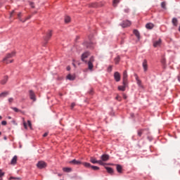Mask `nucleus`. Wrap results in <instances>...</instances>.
Returning <instances> with one entry per match:
<instances>
[{"label":"nucleus","instance_id":"39","mask_svg":"<svg viewBox=\"0 0 180 180\" xmlns=\"http://www.w3.org/2000/svg\"><path fill=\"white\" fill-rule=\"evenodd\" d=\"M70 108H71V109H74V108H75V103H72Z\"/></svg>","mask_w":180,"mask_h":180},{"label":"nucleus","instance_id":"36","mask_svg":"<svg viewBox=\"0 0 180 180\" xmlns=\"http://www.w3.org/2000/svg\"><path fill=\"white\" fill-rule=\"evenodd\" d=\"M4 175H5V172H2V170L0 169V178H2V176H4Z\"/></svg>","mask_w":180,"mask_h":180},{"label":"nucleus","instance_id":"18","mask_svg":"<svg viewBox=\"0 0 180 180\" xmlns=\"http://www.w3.org/2000/svg\"><path fill=\"white\" fill-rule=\"evenodd\" d=\"M18 18L20 19V20H21V22H26V20H29V19H30V18H32V15H29L27 16L24 20H22L20 19L21 16H22V13H19L18 14Z\"/></svg>","mask_w":180,"mask_h":180},{"label":"nucleus","instance_id":"21","mask_svg":"<svg viewBox=\"0 0 180 180\" xmlns=\"http://www.w3.org/2000/svg\"><path fill=\"white\" fill-rule=\"evenodd\" d=\"M161 39H159L158 41L153 42V47H158V46H161Z\"/></svg>","mask_w":180,"mask_h":180},{"label":"nucleus","instance_id":"24","mask_svg":"<svg viewBox=\"0 0 180 180\" xmlns=\"http://www.w3.org/2000/svg\"><path fill=\"white\" fill-rule=\"evenodd\" d=\"M91 8H99L101 6V4L98 3H92L90 4Z\"/></svg>","mask_w":180,"mask_h":180},{"label":"nucleus","instance_id":"44","mask_svg":"<svg viewBox=\"0 0 180 180\" xmlns=\"http://www.w3.org/2000/svg\"><path fill=\"white\" fill-rule=\"evenodd\" d=\"M23 125H24L25 129H27V124H26V122H24Z\"/></svg>","mask_w":180,"mask_h":180},{"label":"nucleus","instance_id":"47","mask_svg":"<svg viewBox=\"0 0 180 180\" xmlns=\"http://www.w3.org/2000/svg\"><path fill=\"white\" fill-rule=\"evenodd\" d=\"M13 13H15V11H13L11 13V17L12 18V16L13 15Z\"/></svg>","mask_w":180,"mask_h":180},{"label":"nucleus","instance_id":"9","mask_svg":"<svg viewBox=\"0 0 180 180\" xmlns=\"http://www.w3.org/2000/svg\"><path fill=\"white\" fill-rule=\"evenodd\" d=\"M94 61V57L91 56L89 59V61L88 62V68H89V70H90L91 71H92L94 68V63H93Z\"/></svg>","mask_w":180,"mask_h":180},{"label":"nucleus","instance_id":"54","mask_svg":"<svg viewBox=\"0 0 180 180\" xmlns=\"http://www.w3.org/2000/svg\"><path fill=\"white\" fill-rule=\"evenodd\" d=\"M10 179H13V177H11Z\"/></svg>","mask_w":180,"mask_h":180},{"label":"nucleus","instance_id":"29","mask_svg":"<svg viewBox=\"0 0 180 180\" xmlns=\"http://www.w3.org/2000/svg\"><path fill=\"white\" fill-rule=\"evenodd\" d=\"M115 64H119L120 63V56H117L115 59Z\"/></svg>","mask_w":180,"mask_h":180},{"label":"nucleus","instance_id":"50","mask_svg":"<svg viewBox=\"0 0 180 180\" xmlns=\"http://www.w3.org/2000/svg\"><path fill=\"white\" fill-rule=\"evenodd\" d=\"M178 79H179V81L180 82V76L178 77Z\"/></svg>","mask_w":180,"mask_h":180},{"label":"nucleus","instance_id":"35","mask_svg":"<svg viewBox=\"0 0 180 180\" xmlns=\"http://www.w3.org/2000/svg\"><path fill=\"white\" fill-rule=\"evenodd\" d=\"M91 169H93L94 171H98L99 169V167L98 166H92L91 165Z\"/></svg>","mask_w":180,"mask_h":180},{"label":"nucleus","instance_id":"41","mask_svg":"<svg viewBox=\"0 0 180 180\" xmlns=\"http://www.w3.org/2000/svg\"><path fill=\"white\" fill-rule=\"evenodd\" d=\"M165 2H162V4H161V6H162V8H165Z\"/></svg>","mask_w":180,"mask_h":180},{"label":"nucleus","instance_id":"26","mask_svg":"<svg viewBox=\"0 0 180 180\" xmlns=\"http://www.w3.org/2000/svg\"><path fill=\"white\" fill-rule=\"evenodd\" d=\"M63 172H71V171H72V169L71 167H63Z\"/></svg>","mask_w":180,"mask_h":180},{"label":"nucleus","instance_id":"42","mask_svg":"<svg viewBox=\"0 0 180 180\" xmlns=\"http://www.w3.org/2000/svg\"><path fill=\"white\" fill-rule=\"evenodd\" d=\"M8 102L9 103H12V102H13V98H8Z\"/></svg>","mask_w":180,"mask_h":180},{"label":"nucleus","instance_id":"46","mask_svg":"<svg viewBox=\"0 0 180 180\" xmlns=\"http://www.w3.org/2000/svg\"><path fill=\"white\" fill-rule=\"evenodd\" d=\"M66 70H67V71H70V70H71V67L68 66V67L66 68Z\"/></svg>","mask_w":180,"mask_h":180},{"label":"nucleus","instance_id":"20","mask_svg":"<svg viewBox=\"0 0 180 180\" xmlns=\"http://www.w3.org/2000/svg\"><path fill=\"white\" fill-rule=\"evenodd\" d=\"M146 29H148V30H151V29L154 28V24L151 23V22H148L146 25Z\"/></svg>","mask_w":180,"mask_h":180},{"label":"nucleus","instance_id":"38","mask_svg":"<svg viewBox=\"0 0 180 180\" xmlns=\"http://www.w3.org/2000/svg\"><path fill=\"white\" fill-rule=\"evenodd\" d=\"M115 99H116L117 101H122V98H121L119 95H117V96H116Z\"/></svg>","mask_w":180,"mask_h":180},{"label":"nucleus","instance_id":"10","mask_svg":"<svg viewBox=\"0 0 180 180\" xmlns=\"http://www.w3.org/2000/svg\"><path fill=\"white\" fill-rule=\"evenodd\" d=\"M127 70H124L123 72V78H122V84H124V85H126V84H128L127 82Z\"/></svg>","mask_w":180,"mask_h":180},{"label":"nucleus","instance_id":"43","mask_svg":"<svg viewBox=\"0 0 180 180\" xmlns=\"http://www.w3.org/2000/svg\"><path fill=\"white\" fill-rule=\"evenodd\" d=\"M1 124H2L3 126H6V124H7L6 121H2V122H1Z\"/></svg>","mask_w":180,"mask_h":180},{"label":"nucleus","instance_id":"57","mask_svg":"<svg viewBox=\"0 0 180 180\" xmlns=\"http://www.w3.org/2000/svg\"><path fill=\"white\" fill-rule=\"evenodd\" d=\"M33 4H31V6H32V8H33V6H32Z\"/></svg>","mask_w":180,"mask_h":180},{"label":"nucleus","instance_id":"22","mask_svg":"<svg viewBox=\"0 0 180 180\" xmlns=\"http://www.w3.org/2000/svg\"><path fill=\"white\" fill-rule=\"evenodd\" d=\"M8 82V76H4L3 79L1 81V85H5Z\"/></svg>","mask_w":180,"mask_h":180},{"label":"nucleus","instance_id":"55","mask_svg":"<svg viewBox=\"0 0 180 180\" xmlns=\"http://www.w3.org/2000/svg\"><path fill=\"white\" fill-rule=\"evenodd\" d=\"M8 119H12V117H8Z\"/></svg>","mask_w":180,"mask_h":180},{"label":"nucleus","instance_id":"33","mask_svg":"<svg viewBox=\"0 0 180 180\" xmlns=\"http://www.w3.org/2000/svg\"><path fill=\"white\" fill-rule=\"evenodd\" d=\"M136 82H137L139 86H141V80H140V79H139V77H136Z\"/></svg>","mask_w":180,"mask_h":180},{"label":"nucleus","instance_id":"25","mask_svg":"<svg viewBox=\"0 0 180 180\" xmlns=\"http://www.w3.org/2000/svg\"><path fill=\"white\" fill-rule=\"evenodd\" d=\"M82 165L85 167V168H91L92 165L89 162H82Z\"/></svg>","mask_w":180,"mask_h":180},{"label":"nucleus","instance_id":"11","mask_svg":"<svg viewBox=\"0 0 180 180\" xmlns=\"http://www.w3.org/2000/svg\"><path fill=\"white\" fill-rule=\"evenodd\" d=\"M29 94L30 99L34 102L36 101V94H34V91H33V90H30Z\"/></svg>","mask_w":180,"mask_h":180},{"label":"nucleus","instance_id":"3","mask_svg":"<svg viewBox=\"0 0 180 180\" xmlns=\"http://www.w3.org/2000/svg\"><path fill=\"white\" fill-rule=\"evenodd\" d=\"M37 167L39 169H43L47 167V163L43 160H40L37 162Z\"/></svg>","mask_w":180,"mask_h":180},{"label":"nucleus","instance_id":"45","mask_svg":"<svg viewBox=\"0 0 180 180\" xmlns=\"http://www.w3.org/2000/svg\"><path fill=\"white\" fill-rule=\"evenodd\" d=\"M47 136H49V133L46 132L44 134L43 137H47Z\"/></svg>","mask_w":180,"mask_h":180},{"label":"nucleus","instance_id":"17","mask_svg":"<svg viewBox=\"0 0 180 180\" xmlns=\"http://www.w3.org/2000/svg\"><path fill=\"white\" fill-rule=\"evenodd\" d=\"M70 164H74L75 165H79L82 164V162L74 159L73 160L70 162Z\"/></svg>","mask_w":180,"mask_h":180},{"label":"nucleus","instance_id":"12","mask_svg":"<svg viewBox=\"0 0 180 180\" xmlns=\"http://www.w3.org/2000/svg\"><path fill=\"white\" fill-rule=\"evenodd\" d=\"M114 78L116 82H119L120 81V73H119V72H115L114 73Z\"/></svg>","mask_w":180,"mask_h":180},{"label":"nucleus","instance_id":"13","mask_svg":"<svg viewBox=\"0 0 180 180\" xmlns=\"http://www.w3.org/2000/svg\"><path fill=\"white\" fill-rule=\"evenodd\" d=\"M115 166H116V169H117V172H118V174H122L123 167H122V165H115Z\"/></svg>","mask_w":180,"mask_h":180},{"label":"nucleus","instance_id":"53","mask_svg":"<svg viewBox=\"0 0 180 180\" xmlns=\"http://www.w3.org/2000/svg\"><path fill=\"white\" fill-rule=\"evenodd\" d=\"M124 99H126V98H127L126 96H124Z\"/></svg>","mask_w":180,"mask_h":180},{"label":"nucleus","instance_id":"52","mask_svg":"<svg viewBox=\"0 0 180 180\" xmlns=\"http://www.w3.org/2000/svg\"><path fill=\"white\" fill-rule=\"evenodd\" d=\"M58 176H61V174H58Z\"/></svg>","mask_w":180,"mask_h":180},{"label":"nucleus","instance_id":"56","mask_svg":"<svg viewBox=\"0 0 180 180\" xmlns=\"http://www.w3.org/2000/svg\"><path fill=\"white\" fill-rule=\"evenodd\" d=\"M1 134H2V132L0 131V136H1Z\"/></svg>","mask_w":180,"mask_h":180},{"label":"nucleus","instance_id":"7","mask_svg":"<svg viewBox=\"0 0 180 180\" xmlns=\"http://www.w3.org/2000/svg\"><path fill=\"white\" fill-rule=\"evenodd\" d=\"M142 67L144 72H147V71H148V63L147 62V59L143 60Z\"/></svg>","mask_w":180,"mask_h":180},{"label":"nucleus","instance_id":"1","mask_svg":"<svg viewBox=\"0 0 180 180\" xmlns=\"http://www.w3.org/2000/svg\"><path fill=\"white\" fill-rule=\"evenodd\" d=\"M15 56H16L15 51H13L11 53H7L3 59V63H4L5 64H11L13 63V59H11V58H13V57H15Z\"/></svg>","mask_w":180,"mask_h":180},{"label":"nucleus","instance_id":"60","mask_svg":"<svg viewBox=\"0 0 180 180\" xmlns=\"http://www.w3.org/2000/svg\"><path fill=\"white\" fill-rule=\"evenodd\" d=\"M0 180H3L2 179H0Z\"/></svg>","mask_w":180,"mask_h":180},{"label":"nucleus","instance_id":"32","mask_svg":"<svg viewBox=\"0 0 180 180\" xmlns=\"http://www.w3.org/2000/svg\"><path fill=\"white\" fill-rule=\"evenodd\" d=\"M143 133H144V129L138 130V136H139V137H141Z\"/></svg>","mask_w":180,"mask_h":180},{"label":"nucleus","instance_id":"59","mask_svg":"<svg viewBox=\"0 0 180 180\" xmlns=\"http://www.w3.org/2000/svg\"><path fill=\"white\" fill-rule=\"evenodd\" d=\"M125 12H127V10H125Z\"/></svg>","mask_w":180,"mask_h":180},{"label":"nucleus","instance_id":"31","mask_svg":"<svg viewBox=\"0 0 180 180\" xmlns=\"http://www.w3.org/2000/svg\"><path fill=\"white\" fill-rule=\"evenodd\" d=\"M172 22L174 26H178V19L176 18H173Z\"/></svg>","mask_w":180,"mask_h":180},{"label":"nucleus","instance_id":"51","mask_svg":"<svg viewBox=\"0 0 180 180\" xmlns=\"http://www.w3.org/2000/svg\"><path fill=\"white\" fill-rule=\"evenodd\" d=\"M0 120H2V116L0 115Z\"/></svg>","mask_w":180,"mask_h":180},{"label":"nucleus","instance_id":"8","mask_svg":"<svg viewBox=\"0 0 180 180\" xmlns=\"http://www.w3.org/2000/svg\"><path fill=\"white\" fill-rule=\"evenodd\" d=\"M89 56H90V53L89 51L84 52L82 55V61H84V63H87L86 58H88V57H89Z\"/></svg>","mask_w":180,"mask_h":180},{"label":"nucleus","instance_id":"49","mask_svg":"<svg viewBox=\"0 0 180 180\" xmlns=\"http://www.w3.org/2000/svg\"><path fill=\"white\" fill-rule=\"evenodd\" d=\"M5 140H7L8 139V138L6 137V136H4V138Z\"/></svg>","mask_w":180,"mask_h":180},{"label":"nucleus","instance_id":"34","mask_svg":"<svg viewBox=\"0 0 180 180\" xmlns=\"http://www.w3.org/2000/svg\"><path fill=\"white\" fill-rule=\"evenodd\" d=\"M119 2H120V0H113L112 1L113 6H116L117 4H119Z\"/></svg>","mask_w":180,"mask_h":180},{"label":"nucleus","instance_id":"19","mask_svg":"<svg viewBox=\"0 0 180 180\" xmlns=\"http://www.w3.org/2000/svg\"><path fill=\"white\" fill-rule=\"evenodd\" d=\"M66 78L69 79V81H74V79H75V75L69 74L67 75Z\"/></svg>","mask_w":180,"mask_h":180},{"label":"nucleus","instance_id":"2","mask_svg":"<svg viewBox=\"0 0 180 180\" xmlns=\"http://www.w3.org/2000/svg\"><path fill=\"white\" fill-rule=\"evenodd\" d=\"M51 36H53V31L48 30L46 33V35L44 37V40L46 44L49 43V41L51 39Z\"/></svg>","mask_w":180,"mask_h":180},{"label":"nucleus","instance_id":"30","mask_svg":"<svg viewBox=\"0 0 180 180\" xmlns=\"http://www.w3.org/2000/svg\"><path fill=\"white\" fill-rule=\"evenodd\" d=\"M71 22V18L70 16L65 17V23H70Z\"/></svg>","mask_w":180,"mask_h":180},{"label":"nucleus","instance_id":"14","mask_svg":"<svg viewBox=\"0 0 180 180\" xmlns=\"http://www.w3.org/2000/svg\"><path fill=\"white\" fill-rule=\"evenodd\" d=\"M101 158L102 162H103V161H108L109 155L103 154V155H101Z\"/></svg>","mask_w":180,"mask_h":180},{"label":"nucleus","instance_id":"48","mask_svg":"<svg viewBox=\"0 0 180 180\" xmlns=\"http://www.w3.org/2000/svg\"><path fill=\"white\" fill-rule=\"evenodd\" d=\"M108 70H112V66H110V67L108 68Z\"/></svg>","mask_w":180,"mask_h":180},{"label":"nucleus","instance_id":"23","mask_svg":"<svg viewBox=\"0 0 180 180\" xmlns=\"http://www.w3.org/2000/svg\"><path fill=\"white\" fill-rule=\"evenodd\" d=\"M133 33L134 34H135V36H136L138 40H140V32H139V30H134Z\"/></svg>","mask_w":180,"mask_h":180},{"label":"nucleus","instance_id":"4","mask_svg":"<svg viewBox=\"0 0 180 180\" xmlns=\"http://www.w3.org/2000/svg\"><path fill=\"white\" fill-rule=\"evenodd\" d=\"M90 162H91V164H99V165H105V162H102V160H97L96 158L94 157L90 158Z\"/></svg>","mask_w":180,"mask_h":180},{"label":"nucleus","instance_id":"27","mask_svg":"<svg viewBox=\"0 0 180 180\" xmlns=\"http://www.w3.org/2000/svg\"><path fill=\"white\" fill-rule=\"evenodd\" d=\"M105 169L108 174H113V169L112 167H105Z\"/></svg>","mask_w":180,"mask_h":180},{"label":"nucleus","instance_id":"58","mask_svg":"<svg viewBox=\"0 0 180 180\" xmlns=\"http://www.w3.org/2000/svg\"><path fill=\"white\" fill-rule=\"evenodd\" d=\"M33 4H31V6H32V8H33V6H32Z\"/></svg>","mask_w":180,"mask_h":180},{"label":"nucleus","instance_id":"5","mask_svg":"<svg viewBox=\"0 0 180 180\" xmlns=\"http://www.w3.org/2000/svg\"><path fill=\"white\" fill-rule=\"evenodd\" d=\"M84 46H85V47H86V49H95V43L92 42V41H89V42H84Z\"/></svg>","mask_w":180,"mask_h":180},{"label":"nucleus","instance_id":"16","mask_svg":"<svg viewBox=\"0 0 180 180\" xmlns=\"http://www.w3.org/2000/svg\"><path fill=\"white\" fill-rule=\"evenodd\" d=\"M16 162H18V156L15 155L11 161V165H16Z\"/></svg>","mask_w":180,"mask_h":180},{"label":"nucleus","instance_id":"28","mask_svg":"<svg viewBox=\"0 0 180 180\" xmlns=\"http://www.w3.org/2000/svg\"><path fill=\"white\" fill-rule=\"evenodd\" d=\"M7 95H9V92L8 91H4L0 94V98H5Z\"/></svg>","mask_w":180,"mask_h":180},{"label":"nucleus","instance_id":"6","mask_svg":"<svg viewBox=\"0 0 180 180\" xmlns=\"http://www.w3.org/2000/svg\"><path fill=\"white\" fill-rule=\"evenodd\" d=\"M121 26L122 27H129V26H131V22L128 20H124L121 23Z\"/></svg>","mask_w":180,"mask_h":180},{"label":"nucleus","instance_id":"40","mask_svg":"<svg viewBox=\"0 0 180 180\" xmlns=\"http://www.w3.org/2000/svg\"><path fill=\"white\" fill-rule=\"evenodd\" d=\"M12 109L13 110H14V112H19V109H18L17 108L13 107Z\"/></svg>","mask_w":180,"mask_h":180},{"label":"nucleus","instance_id":"15","mask_svg":"<svg viewBox=\"0 0 180 180\" xmlns=\"http://www.w3.org/2000/svg\"><path fill=\"white\" fill-rule=\"evenodd\" d=\"M127 86V84H123L122 86H118V91H122V92H124L126 91V87Z\"/></svg>","mask_w":180,"mask_h":180},{"label":"nucleus","instance_id":"37","mask_svg":"<svg viewBox=\"0 0 180 180\" xmlns=\"http://www.w3.org/2000/svg\"><path fill=\"white\" fill-rule=\"evenodd\" d=\"M27 123H28V126H29L30 129H31V130H32V122H30V120H28Z\"/></svg>","mask_w":180,"mask_h":180}]
</instances>
